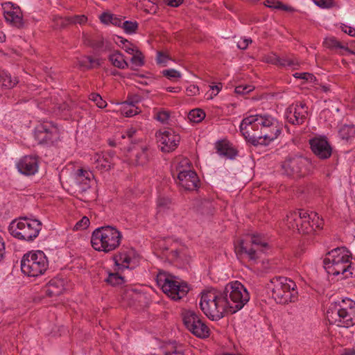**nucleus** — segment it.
I'll list each match as a JSON object with an SVG mask.
<instances>
[{"mask_svg":"<svg viewBox=\"0 0 355 355\" xmlns=\"http://www.w3.org/2000/svg\"><path fill=\"white\" fill-rule=\"evenodd\" d=\"M239 128L245 139L254 146H267L281 133L278 121L268 115L247 116Z\"/></svg>","mask_w":355,"mask_h":355,"instance_id":"nucleus-1","label":"nucleus"},{"mask_svg":"<svg viewBox=\"0 0 355 355\" xmlns=\"http://www.w3.org/2000/svg\"><path fill=\"white\" fill-rule=\"evenodd\" d=\"M327 319L331 324L349 328L355 324V302L345 298L331 303L327 311Z\"/></svg>","mask_w":355,"mask_h":355,"instance_id":"nucleus-2","label":"nucleus"},{"mask_svg":"<svg viewBox=\"0 0 355 355\" xmlns=\"http://www.w3.org/2000/svg\"><path fill=\"white\" fill-rule=\"evenodd\" d=\"M350 253L346 248H336L328 252L323 260L324 268L329 275H343L345 278L354 274Z\"/></svg>","mask_w":355,"mask_h":355,"instance_id":"nucleus-3","label":"nucleus"},{"mask_svg":"<svg viewBox=\"0 0 355 355\" xmlns=\"http://www.w3.org/2000/svg\"><path fill=\"white\" fill-rule=\"evenodd\" d=\"M199 304L202 312L211 320H218L226 313H230L227 296L216 290L202 293Z\"/></svg>","mask_w":355,"mask_h":355,"instance_id":"nucleus-4","label":"nucleus"},{"mask_svg":"<svg viewBox=\"0 0 355 355\" xmlns=\"http://www.w3.org/2000/svg\"><path fill=\"white\" fill-rule=\"evenodd\" d=\"M42 224L37 219L20 217L9 225L8 231L14 238L26 242L34 241L42 230Z\"/></svg>","mask_w":355,"mask_h":355,"instance_id":"nucleus-5","label":"nucleus"},{"mask_svg":"<svg viewBox=\"0 0 355 355\" xmlns=\"http://www.w3.org/2000/svg\"><path fill=\"white\" fill-rule=\"evenodd\" d=\"M269 288L275 301L281 304L294 302L297 300L298 293L295 283L285 277H275L271 279Z\"/></svg>","mask_w":355,"mask_h":355,"instance_id":"nucleus-6","label":"nucleus"},{"mask_svg":"<svg viewBox=\"0 0 355 355\" xmlns=\"http://www.w3.org/2000/svg\"><path fill=\"white\" fill-rule=\"evenodd\" d=\"M49 267V261L42 250L31 251L22 257L21 270L28 277H36L43 275Z\"/></svg>","mask_w":355,"mask_h":355,"instance_id":"nucleus-7","label":"nucleus"},{"mask_svg":"<svg viewBox=\"0 0 355 355\" xmlns=\"http://www.w3.org/2000/svg\"><path fill=\"white\" fill-rule=\"evenodd\" d=\"M227 296L230 314L241 310L250 300V294L245 286L239 282L235 281L227 284L223 293Z\"/></svg>","mask_w":355,"mask_h":355,"instance_id":"nucleus-8","label":"nucleus"},{"mask_svg":"<svg viewBox=\"0 0 355 355\" xmlns=\"http://www.w3.org/2000/svg\"><path fill=\"white\" fill-rule=\"evenodd\" d=\"M157 283L163 292L174 300H178L185 296L189 288L188 284L180 281L179 278L166 272H159L157 276Z\"/></svg>","mask_w":355,"mask_h":355,"instance_id":"nucleus-9","label":"nucleus"},{"mask_svg":"<svg viewBox=\"0 0 355 355\" xmlns=\"http://www.w3.org/2000/svg\"><path fill=\"white\" fill-rule=\"evenodd\" d=\"M313 168L311 160L301 155L288 157L282 164L284 173L293 178H300L307 175Z\"/></svg>","mask_w":355,"mask_h":355,"instance_id":"nucleus-10","label":"nucleus"},{"mask_svg":"<svg viewBox=\"0 0 355 355\" xmlns=\"http://www.w3.org/2000/svg\"><path fill=\"white\" fill-rule=\"evenodd\" d=\"M288 228L297 231L300 234H310L313 232L311 226L309 213L304 209H297L290 211L284 219Z\"/></svg>","mask_w":355,"mask_h":355,"instance_id":"nucleus-11","label":"nucleus"},{"mask_svg":"<svg viewBox=\"0 0 355 355\" xmlns=\"http://www.w3.org/2000/svg\"><path fill=\"white\" fill-rule=\"evenodd\" d=\"M34 137L40 144L53 146L60 139V131L57 125L51 122H46L35 127Z\"/></svg>","mask_w":355,"mask_h":355,"instance_id":"nucleus-12","label":"nucleus"},{"mask_svg":"<svg viewBox=\"0 0 355 355\" xmlns=\"http://www.w3.org/2000/svg\"><path fill=\"white\" fill-rule=\"evenodd\" d=\"M182 319L187 329L193 335L200 338L209 337V327L195 311L191 310L184 311Z\"/></svg>","mask_w":355,"mask_h":355,"instance_id":"nucleus-13","label":"nucleus"},{"mask_svg":"<svg viewBox=\"0 0 355 355\" xmlns=\"http://www.w3.org/2000/svg\"><path fill=\"white\" fill-rule=\"evenodd\" d=\"M157 143L162 152L170 153L175 150L178 146L180 137L172 129L159 131L156 134Z\"/></svg>","mask_w":355,"mask_h":355,"instance_id":"nucleus-14","label":"nucleus"},{"mask_svg":"<svg viewBox=\"0 0 355 355\" xmlns=\"http://www.w3.org/2000/svg\"><path fill=\"white\" fill-rule=\"evenodd\" d=\"M287 121L293 125L303 124L308 116V107L303 102H297L291 105L286 110Z\"/></svg>","mask_w":355,"mask_h":355,"instance_id":"nucleus-15","label":"nucleus"},{"mask_svg":"<svg viewBox=\"0 0 355 355\" xmlns=\"http://www.w3.org/2000/svg\"><path fill=\"white\" fill-rule=\"evenodd\" d=\"M105 241V252L109 253L117 249L122 239L121 232L110 225L102 226Z\"/></svg>","mask_w":355,"mask_h":355,"instance_id":"nucleus-16","label":"nucleus"},{"mask_svg":"<svg viewBox=\"0 0 355 355\" xmlns=\"http://www.w3.org/2000/svg\"><path fill=\"white\" fill-rule=\"evenodd\" d=\"M311 149L313 154L320 159L331 157L332 148L325 137H314L309 140Z\"/></svg>","mask_w":355,"mask_h":355,"instance_id":"nucleus-17","label":"nucleus"},{"mask_svg":"<svg viewBox=\"0 0 355 355\" xmlns=\"http://www.w3.org/2000/svg\"><path fill=\"white\" fill-rule=\"evenodd\" d=\"M129 153V160L135 166L147 164L152 157V151L146 146H135L130 150Z\"/></svg>","mask_w":355,"mask_h":355,"instance_id":"nucleus-18","label":"nucleus"},{"mask_svg":"<svg viewBox=\"0 0 355 355\" xmlns=\"http://www.w3.org/2000/svg\"><path fill=\"white\" fill-rule=\"evenodd\" d=\"M4 10L3 15L7 22L12 26L21 28L24 26L23 16L19 6H15L11 2H6L3 4Z\"/></svg>","mask_w":355,"mask_h":355,"instance_id":"nucleus-19","label":"nucleus"},{"mask_svg":"<svg viewBox=\"0 0 355 355\" xmlns=\"http://www.w3.org/2000/svg\"><path fill=\"white\" fill-rule=\"evenodd\" d=\"M178 184L185 190L193 191L199 187L200 180L197 173L191 169L180 170L178 175Z\"/></svg>","mask_w":355,"mask_h":355,"instance_id":"nucleus-20","label":"nucleus"},{"mask_svg":"<svg viewBox=\"0 0 355 355\" xmlns=\"http://www.w3.org/2000/svg\"><path fill=\"white\" fill-rule=\"evenodd\" d=\"M18 171L24 175H34L38 170V160L33 156H24L17 164Z\"/></svg>","mask_w":355,"mask_h":355,"instance_id":"nucleus-21","label":"nucleus"},{"mask_svg":"<svg viewBox=\"0 0 355 355\" xmlns=\"http://www.w3.org/2000/svg\"><path fill=\"white\" fill-rule=\"evenodd\" d=\"M235 252L237 256L243 257L245 255L249 261L256 263L259 258L261 251L243 240H241L239 244L235 246Z\"/></svg>","mask_w":355,"mask_h":355,"instance_id":"nucleus-22","label":"nucleus"},{"mask_svg":"<svg viewBox=\"0 0 355 355\" xmlns=\"http://www.w3.org/2000/svg\"><path fill=\"white\" fill-rule=\"evenodd\" d=\"M235 252L237 256L243 257L245 255L249 261L256 263L259 258L261 251L243 240H241L239 244L235 246Z\"/></svg>","mask_w":355,"mask_h":355,"instance_id":"nucleus-23","label":"nucleus"},{"mask_svg":"<svg viewBox=\"0 0 355 355\" xmlns=\"http://www.w3.org/2000/svg\"><path fill=\"white\" fill-rule=\"evenodd\" d=\"M64 291V282L60 278H53L43 288L45 295L49 297L60 295Z\"/></svg>","mask_w":355,"mask_h":355,"instance_id":"nucleus-24","label":"nucleus"},{"mask_svg":"<svg viewBox=\"0 0 355 355\" xmlns=\"http://www.w3.org/2000/svg\"><path fill=\"white\" fill-rule=\"evenodd\" d=\"M217 153L223 157L233 159L238 155V150L227 141L223 140L218 141L216 146Z\"/></svg>","mask_w":355,"mask_h":355,"instance_id":"nucleus-25","label":"nucleus"},{"mask_svg":"<svg viewBox=\"0 0 355 355\" xmlns=\"http://www.w3.org/2000/svg\"><path fill=\"white\" fill-rule=\"evenodd\" d=\"M103 233L102 227L95 229L92 234L91 244L95 250L105 252V241Z\"/></svg>","mask_w":355,"mask_h":355,"instance_id":"nucleus-26","label":"nucleus"},{"mask_svg":"<svg viewBox=\"0 0 355 355\" xmlns=\"http://www.w3.org/2000/svg\"><path fill=\"white\" fill-rule=\"evenodd\" d=\"M93 174L91 171L83 168L78 169L76 173V180L82 191H87L90 187L91 179Z\"/></svg>","mask_w":355,"mask_h":355,"instance_id":"nucleus-27","label":"nucleus"},{"mask_svg":"<svg viewBox=\"0 0 355 355\" xmlns=\"http://www.w3.org/2000/svg\"><path fill=\"white\" fill-rule=\"evenodd\" d=\"M112 64L119 69H124L128 67V63L124 58V55L119 51H114L108 57Z\"/></svg>","mask_w":355,"mask_h":355,"instance_id":"nucleus-28","label":"nucleus"},{"mask_svg":"<svg viewBox=\"0 0 355 355\" xmlns=\"http://www.w3.org/2000/svg\"><path fill=\"white\" fill-rule=\"evenodd\" d=\"M114 164V163L112 162V157L103 155L101 157H99L96 159V167L101 170L109 171L113 167Z\"/></svg>","mask_w":355,"mask_h":355,"instance_id":"nucleus-29","label":"nucleus"},{"mask_svg":"<svg viewBox=\"0 0 355 355\" xmlns=\"http://www.w3.org/2000/svg\"><path fill=\"white\" fill-rule=\"evenodd\" d=\"M78 64L80 67L88 70L94 68L95 66L98 67L101 64L97 59H94L91 56H85L81 60H78Z\"/></svg>","mask_w":355,"mask_h":355,"instance_id":"nucleus-30","label":"nucleus"},{"mask_svg":"<svg viewBox=\"0 0 355 355\" xmlns=\"http://www.w3.org/2000/svg\"><path fill=\"white\" fill-rule=\"evenodd\" d=\"M0 81L2 82V86L7 89L12 88L18 83L17 77L12 78L11 75L6 72L0 74Z\"/></svg>","mask_w":355,"mask_h":355,"instance_id":"nucleus-31","label":"nucleus"},{"mask_svg":"<svg viewBox=\"0 0 355 355\" xmlns=\"http://www.w3.org/2000/svg\"><path fill=\"white\" fill-rule=\"evenodd\" d=\"M132 55L133 56L130 59L132 64L130 69L136 70L138 67H141L144 64V56L139 49H136V52Z\"/></svg>","mask_w":355,"mask_h":355,"instance_id":"nucleus-32","label":"nucleus"},{"mask_svg":"<svg viewBox=\"0 0 355 355\" xmlns=\"http://www.w3.org/2000/svg\"><path fill=\"white\" fill-rule=\"evenodd\" d=\"M205 112L200 108H196L191 110L189 112V119L196 123L201 122L205 117Z\"/></svg>","mask_w":355,"mask_h":355,"instance_id":"nucleus-33","label":"nucleus"},{"mask_svg":"<svg viewBox=\"0 0 355 355\" xmlns=\"http://www.w3.org/2000/svg\"><path fill=\"white\" fill-rule=\"evenodd\" d=\"M323 43L327 48L331 50H343L344 48V44L335 37H327Z\"/></svg>","mask_w":355,"mask_h":355,"instance_id":"nucleus-34","label":"nucleus"},{"mask_svg":"<svg viewBox=\"0 0 355 355\" xmlns=\"http://www.w3.org/2000/svg\"><path fill=\"white\" fill-rule=\"evenodd\" d=\"M114 260L116 266L128 268L131 259L126 253L120 252L114 256Z\"/></svg>","mask_w":355,"mask_h":355,"instance_id":"nucleus-35","label":"nucleus"},{"mask_svg":"<svg viewBox=\"0 0 355 355\" xmlns=\"http://www.w3.org/2000/svg\"><path fill=\"white\" fill-rule=\"evenodd\" d=\"M309 216L310 217L311 226L313 228V232L315 230V229H322L324 225L323 219L320 218L317 213L311 212L309 214Z\"/></svg>","mask_w":355,"mask_h":355,"instance_id":"nucleus-36","label":"nucleus"},{"mask_svg":"<svg viewBox=\"0 0 355 355\" xmlns=\"http://www.w3.org/2000/svg\"><path fill=\"white\" fill-rule=\"evenodd\" d=\"M264 5L268 8L273 9H279L286 11H292L293 8L288 6L286 5L283 4L280 1H275L274 0H266L264 1Z\"/></svg>","mask_w":355,"mask_h":355,"instance_id":"nucleus-37","label":"nucleus"},{"mask_svg":"<svg viewBox=\"0 0 355 355\" xmlns=\"http://www.w3.org/2000/svg\"><path fill=\"white\" fill-rule=\"evenodd\" d=\"M250 245L258 249L261 252H263L264 249L268 248V243L262 241L259 236L253 235L251 237Z\"/></svg>","mask_w":355,"mask_h":355,"instance_id":"nucleus-38","label":"nucleus"},{"mask_svg":"<svg viewBox=\"0 0 355 355\" xmlns=\"http://www.w3.org/2000/svg\"><path fill=\"white\" fill-rule=\"evenodd\" d=\"M105 282L111 286H115L123 284L124 279L123 277L120 276L118 273H110L108 277L105 279Z\"/></svg>","mask_w":355,"mask_h":355,"instance_id":"nucleus-39","label":"nucleus"},{"mask_svg":"<svg viewBox=\"0 0 355 355\" xmlns=\"http://www.w3.org/2000/svg\"><path fill=\"white\" fill-rule=\"evenodd\" d=\"M90 46L98 51H106L110 49L108 42L105 41L103 38L92 41Z\"/></svg>","mask_w":355,"mask_h":355,"instance_id":"nucleus-40","label":"nucleus"},{"mask_svg":"<svg viewBox=\"0 0 355 355\" xmlns=\"http://www.w3.org/2000/svg\"><path fill=\"white\" fill-rule=\"evenodd\" d=\"M139 24L136 21H125L123 22L122 28L127 34H133L136 33Z\"/></svg>","mask_w":355,"mask_h":355,"instance_id":"nucleus-41","label":"nucleus"},{"mask_svg":"<svg viewBox=\"0 0 355 355\" xmlns=\"http://www.w3.org/2000/svg\"><path fill=\"white\" fill-rule=\"evenodd\" d=\"M171 206V201L168 198L160 197L157 199V207L159 212L165 211L166 209H170Z\"/></svg>","mask_w":355,"mask_h":355,"instance_id":"nucleus-42","label":"nucleus"},{"mask_svg":"<svg viewBox=\"0 0 355 355\" xmlns=\"http://www.w3.org/2000/svg\"><path fill=\"white\" fill-rule=\"evenodd\" d=\"M89 99L93 101L99 108H105L107 106L106 101L98 93H92L89 96Z\"/></svg>","mask_w":355,"mask_h":355,"instance_id":"nucleus-43","label":"nucleus"},{"mask_svg":"<svg viewBox=\"0 0 355 355\" xmlns=\"http://www.w3.org/2000/svg\"><path fill=\"white\" fill-rule=\"evenodd\" d=\"M170 118V112L167 110H159L155 115V119L163 124H166Z\"/></svg>","mask_w":355,"mask_h":355,"instance_id":"nucleus-44","label":"nucleus"},{"mask_svg":"<svg viewBox=\"0 0 355 355\" xmlns=\"http://www.w3.org/2000/svg\"><path fill=\"white\" fill-rule=\"evenodd\" d=\"M162 75L169 80L181 78V73L173 69H165L162 72Z\"/></svg>","mask_w":355,"mask_h":355,"instance_id":"nucleus-45","label":"nucleus"},{"mask_svg":"<svg viewBox=\"0 0 355 355\" xmlns=\"http://www.w3.org/2000/svg\"><path fill=\"white\" fill-rule=\"evenodd\" d=\"M87 17L85 15H74L72 17H69L67 19V21L69 24H83L87 21Z\"/></svg>","mask_w":355,"mask_h":355,"instance_id":"nucleus-46","label":"nucleus"},{"mask_svg":"<svg viewBox=\"0 0 355 355\" xmlns=\"http://www.w3.org/2000/svg\"><path fill=\"white\" fill-rule=\"evenodd\" d=\"M254 87L252 85H239L235 88V92L238 94H246L250 93L254 89Z\"/></svg>","mask_w":355,"mask_h":355,"instance_id":"nucleus-47","label":"nucleus"},{"mask_svg":"<svg viewBox=\"0 0 355 355\" xmlns=\"http://www.w3.org/2000/svg\"><path fill=\"white\" fill-rule=\"evenodd\" d=\"M89 225V220L87 217H83L79 221H78L75 225L76 230H85Z\"/></svg>","mask_w":355,"mask_h":355,"instance_id":"nucleus-48","label":"nucleus"},{"mask_svg":"<svg viewBox=\"0 0 355 355\" xmlns=\"http://www.w3.org/2000/svg\"><path fill=\"white\" fill-rule=\"evenodd\" d=\"M294 76L297 78L304 79L310 82L315 80V77L310 73H295Z\"/></svg>","mask_w":355,"mask_h":355,"instance_id":"nucleus-49","label":"nucleus"},{"mask_svg":"<svg viewBox=\"0 0 355 355\" xmlns=\"http://www.w3.org/2000/svg\"><path fill=\"white\" fill-rule=\"evenodd\" d=\"M164 355H184V354L182 347L173 346L170 350L164 353Z\"/></svg>","mask_w":355,"mask_h":355,"instance_id":"nucleus-50","label":"nucleus"},{"mask_svg":"<svg viewBox=\"0 0 355 355\" xmlns=\"http://www.w3.org/2000/svg\"><path fill=\"white\" fill-rule=\"evenodd\" d=\"M340 28L342 31L345 33H347L349 36L355 37V28L349 26H347L344 24H340Z\"/></svg>","mask_w":355,"mask_h":355,"instance_id":"nucleus-51","label":"nucleus"},{"mask_svg":"<svg viewBox=\"0 0 355 355\" xmlns=\"http://www.w3.org/2000/svg\"><path fill=\"white\" fill-rule=\"evenodd\" d=\"M113 16V14L103 12L100 17L101 21L105 24H111Z\"/></svg>","mask_w":355,"mask_h":355,"instance_id":"nucleus-52","label":"nucleus"},{"mask_svg":"<svg viewBox=\"0 0 355 355\" xmlns=\"http://www.w3.org/2000/svg\"><path fill=\"white\" fill-rule=\"evenodd\" d=\"M295 64L294 60L289 59L288 58H280L279 57V66L282 67H291Z\"/></svg>","mask_w":355,"mask_h":355,"instance_id":"nucleus-53","label":"nucleus"},{"mask_svg":"<svg viewBox=\"0 0 355 355\" xmlns=\"http://www.w3.org/2000/svg\"><path fill=\"white\" fill-rule=\"evenodd\" d=\"M121 48L123 49H124L126 53L131 54V55L134 54L136 52V49H138L130 42H129L125 46H121Z\"/></svg>","mask_w":355,"mask_h":355,"instance_id":"nucleus-54","label":"nucleus"},{"mask_svg":"<svg viewBox=\"0 0 355 355\" xmlns=\"http://www.w3.org/2000/svg\"><path fill=\"white\" fill-rule=\"evenodd\" d=\"M137 110H138V108L133 109L132 107H129V108L125 107L123 109V114L126 117H131L132 116L137 114L139 112V111H138Z\"/></svg>","mask_w":355,"mask_h":355,"instance_id":"nucleus-55","label":"nucleus"},{"mask_svg":"<svg viewBox=\"0 0 355 355\" xmlns=\"http://www.w3.org/2000/svg\"><path fill=\"white\" fill-rule=\"evenodd\" d=\"M163 1L168 6L177 8L184 2V0H163Z\"/></svg>","mask_w":355,"mask_h":355,"instance_id":"nucleus-56","label":"nucleus"},{"mask_svg":"<svg viewBox=\"0 0 355 355\" xmlns=\"http://www.w3.org/2000/svg\"><path fill=\"white\" fill-rule=\"evenodd\" d=\"M279 57L275 54L269 55L267 58V62L272 64L279 65Z\"/></svg>","mask_w":355,"mask_h":355,"instance_id":"nucleus-57","label":"nucleus"},{"mask_svg":"<svg viewBox=\"0 0 355 355\" xmlns=\"http://www.w3.org/2000/svg\"><path fill=\"white\" fill-rule=\"evenodd\" d=\"M123 22V21L121 18H120V17H117L116 15H114L111 24L114 25V26H119V27H121L122 28Z\"/></svg>","mask_w":355,"mask_h":355,"instance_id":"nucleus-58","label":"nucleus"},{"mask_svg":"<svg viewBox=\"0 0 355 355\" xmlns=\"http://www.w3.org/2000/svg\"><path fill=\"white\" fill-rule=\"evenodd\" d=\"M168 58L166 55L163 53L162 52L157 53V60L158 63H166L168 60Z\"/></svg>","mask_w":355,"mask_h":355,"instance_id":"nucleus-59","label":"nucleus"},{"mask_svg":"<svg viewBox=\"0 0 355 355\" xmlns=\"http://www.w3.org/2000/svg\"><path fill=\"white\" fill-rule=\"evenodd\" d=\"M315 5L321 8H327L329 6V0H313Z\"/></svg>","mask_w":355,"mask_h":355,"instance_id":"nucleus-60","label":"nucleus"},{"mask_svg":"<svg viewBox=\"0 0 355 355\" xmlns=\"http://www.w3.org/2000/svg\"><path fill=\"white\" fill-rule=\"evenodd\" d=\"M115 42L121 48V46L126 45L129 42V41L126 39L118 36L116 37V40H115Z\"/></svg>","mask_w":355,"mask_h":355,"instance_id":"nucleus-61","label":"nucleus"},{"mask_svg":"<svg viewBox=\"0 0 355 355\" xmlns=\"http://www.w3.org/2000/svg\"><path fill=\"white\" fill-rule=\"evenodd\" d=\"M137 130L134 128H130L128 129L125 132V136L123 135L122 137L125 138V137H128V138H132L136 133Z\"/></svg>","mask_w":355,"mask_h":355,"instance_id":"nucleus-62","label":"nucleus"},{"mask_svg":"<svg viewBox=\"0 0 355 355\" xmlns=\"http://www.w3.org/2000/svg\"><path fill=\"white\" fill-rule=\"evenodd\" d=\"M250 42H252L251 40H244L242 42L238 44V47L241 49H245L248 46Z\"/></svg>","mask_w":355,"mask_h":355,"instance_id":"nucleus-63","label":"nucleus"},{"mask_svg":"<svg viewBox=\"0 0 355 355\" xmlns=\"http://www.w3.org/2000/svg\"><path fill=\"white\" fill-rule=\"evenodd\" d=\"M166 90L169 92L178 93L181 90V88L179 87H169L166 88Z\"/></svg>","mask_w":355,"mask_h":355,"instance_id":"nucleus-64","label":"nucleus"}]
</instances>
